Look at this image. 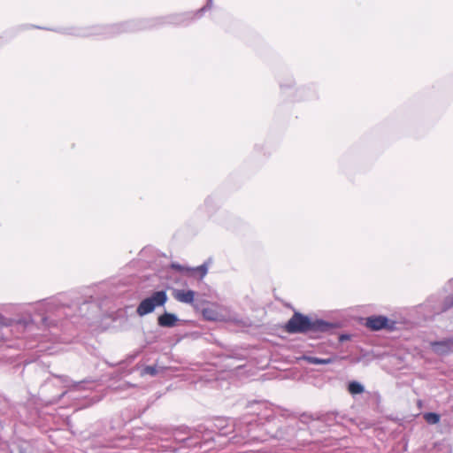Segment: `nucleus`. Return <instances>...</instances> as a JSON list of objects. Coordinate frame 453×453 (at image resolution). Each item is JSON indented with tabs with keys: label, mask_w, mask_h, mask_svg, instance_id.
Returning <instances> with one entry per match:
<instances>
[{
	"label": "nucleus",
	"mask_w": 453,
	"mask_h": 453,
	"mask_svg": "<svg viewBox=\"0 0 453 453\" xmlns=\"http://www.w3.org/2000/svg\"><path fill=\"white\" fill-rule=\"evenodd\" d=\"M311 319L299 312H295L288 321L285 328L290 334H303L309 332Z\"/></svg>",
	"instance_id": "1"
},
{
	"label": "nucleus",
	"mask_w": 453,
	"mask_h": 453,
	"mask_svg": "<svg viewBox=\"0 0 453 453\" xmlns=\"http://www.w3.org/2000/svg\"><path fill=\"white\" fill-rule=\"evenodd\" d=\"M429 345L432 351L438 356H447L453 353V337L430 342Z\"/></svg>",
	"instance_id": "2"
},
{
	"label": "nucleus",
	"mask_w": 453,
	"mask_h": 453,
	"mask_svg": "<svg viewBox=\"0 0 453 453\" xmlns=\"http://www.w3.org/2000/svg\"><path fill=\"white\" fill-rule=\"evenodd\" d=\"M389 320L385 316H371L366 319L365 326L374 331L388 326Z\"/></svg>",
	"instance_id": "3"
},
{
	"label": "nucleus",
	"mask_w": 453,
	"mask_h": 453,
	"mask_svg": "<svg viewBox=\"0 0 453 453\" xmlns=\"http://www.w3.org/2000/svg\"><path fill=\"white\" fill-rule=\"evenodd\" d=\"M179 319L178 317L170 312H165L157 319V324L163 327H173L176 326Z\"/></svg>",
	"instance_id": "4"
},
{
	"label": "nucleus",
	"mask_w": 453,
	"mask_h": 453,
	"mask_svg": "<svg viewBox=\"0 0 453 453\" xmlns=\"http://www.w3.org/2000/svg\"><path fill=\"white\" fill-rule=\"evenodd\" d=\"M151 302L154 308L164 306L167 302V295L165 290L156 291L150 296L147 297Z\"/></svg>",
	"instance_id": "5"
},
{
	"label": "nucleus",
	"mask_w": 453,
	"mask_h": 453,
	"mask_svg": "<svg viewBox=\"0 0 453 453\" xmlns=\"http://www.w3.org/2000/svg\"><path fill=\"white\" fill-rule=\"evenodd\" d=\"M332 328V325L322 319L311 320L309 332H326Z\"/></svg>",
	"instance_id": "6"
},
{
	"label": "nucleus",
	"mask_w": 453,
	"mask_h": 453,
	"mask_svg": "<svg viewBox=\"0 0 453 453\" xmlns=\"http://www.w3.org/2000/svg\"><path fill=\"white\" fill-rule=\"evenodd\" d=\"M174 297L180 303H192L195 298L193 290H179L175 293Z\"/></svg>",
	"instance_id": "7"
},
{
	"label": "nucleus",
	"mask_w": 453,
	"mask_h": 453,
	"mask_svg": "<svg viewBox=\"0 0 453 453\" xmlns=\"http://www.w3.org/2000/svg\"><path fill=\"white\" fill-rule=\"evenodd\" d=\"M155 310L154 305L147 298L143 299L138 305L136 312L139 316L143 317L149 313L153 312Z\"/></svg>",
	"instance_id": "8"
},
{
	"label": "nucleus",
	"mask_w": 453,
	"mask_h": 453,
	"mask_svg": "<svg viewBox=\"0 0 453 453\" xmlns=\"http://www.w3.org/2000/svg\"><path fill=\"white\" fill-rule=\"evenodd\" d=\"M304 359L309 363L312 365H328L332 364L334 362V358H319L317 357H304Z\"/></svg>",
	"instance_id": "9"
},
{
	"label": "nucleus",
	"mask_w": 453,
	"mask_h": 453,
	"mask_svg": "<svg viewBox=\"0 0 453 453\" xmlns=\"http://www.w3.org/2000/svg\"><path fill=\"white\" fill-rule=\"evenodd\" d=\"M348 388H349V391L353 395L361 394L362 392H364L363 385H361L359 382H357V381L350 382L349 384Z\"/></svg>",
	"instance_id": "10"
},
{
	"label": "nucleus",
	"mask_w": 453,
	"mask_h": 453,
	"mask_svg": "<svg viewBox=\"0 0 453 453\" xmlns=\"http://www.w3.org/2000/svg\"><path fill=\"white\" fill-rule=\"evenodd\" d=\"M425 420L428 424H437L440 421V416L434 412H427L424 415Z\"/></svg>",
	"instance_id": "11"
},
{
	"label": "nucleus",
	"mask_w": 453,
	"mask_h": 453,
	"mask_svg": "<svg viewBox=\"0 0 453 453\" xmlns=\"http://www.w3.org/2000/svg\"><path fill=\"white\" fill-rule=\"evenodd\" d=\"M452 306H453V296H448L444 300L443 303L441 304V308L440 310H438L437 311H435V312L436 313H440V312L446 311L447 310H449Z\"/></svg>",
	"instance_id": "12"
},
{
	"label": "nucleus",
	"mask_w": 453,
	"mask_h": 453,
	"mask_svg": "<svg viewBox=\"0 0 453 453\" xmlns=\"http://www.w3.org/2000/svg\"><path fill=\"white\" fill-rule=\"evenodd\" d=\"M188 271L190 272H198L201 275V278L204 277L207 273V271H208V268H207V265L206 264H203L202 265H199L196 268H190V269H188Z\"/></svg>",
	"instance_id": "13"
},
{
	"label": "nucleus",
	"mask_w": 453,
	"mask_h": 453,
	"mask_svg": "<svg viewBox=\"0 0 453 453\" xmlns=\"http://www.w3.org/2000/svg\"><path fill=\"white\" fill-rule=\"evenodd\" d=\"M158 372L156 366L148 365L145 366L142 372V374H150L151 376L157 375Z\"/></svg>",
	"instance_id": "14"
},
{
	"label": "nucleus",
	"mask_w": 453,
	"mask_h": 453,
	"mask_svg": "<svg viewBox=\"0 0 453 453\" xmlns=\"http://www.w3.org/2000/svg\"><path fill=\"white\" fill-rule=\"evenodd\" d=\"M99 33L97 32H94V31H80L78 33H76L75 35H79V36H89V35H98Z\"/></svg>",
	"instance_id": "15"
},
{
	"label": "nucleus",
	"mask_w": 453,
	"mask_h": 453,
	"mask_svg": "<svg viewBox=\"0 0 453 453\" xmlns=\"http://www.w3.org/2000/svg\"><path fill=\"white\" fill-rule=\"evenodd\" d=\"M172 268L177 270V271H180V272H184V271H187V272H189L188 269V268H185L184 266L179 265V264H172Z\"/></svg>",
	"instance_id": "16"
},
{
	"label": "nucleus",
	"mask_w": 453,
	"mask_h": 453,
	"mask_svg": "<svg viewBox=\"0 0 453 453\" xmlns=\"http://www.w3.org/2000/svg\"><path fill=\"white\" fill-rule=\"evenodd\" d=\"M9 325L8 319L0 314V326H7Z\"/></svg>",
	"instance_id": "17"
},
{
	"label": "nucleus",
	"mask_w": 453,
	"mask_h": 453,
	"mask_svg": "<svg viewBox=\"0 0 453 453\" xmlns=\"http://www.w3.org/2000/svg\"><path fill=\"white\" fill-rule=\"evenodd\" d=\"M211 4H212V0H209L206 6L203 7L199 12H203L206 8H211Z\"/></svg>",
	"instance_id": "18"
},
{
	"label": "nucleus",
	"mask_w": 453,
	"mask_h": 453,
	"mask_svg": "<svg viewBox=\"0 0 453 453\" xmlns=\"http://www.w3.org/2000/svg\"><path fill=\"white\" fill-rule=\"evenodd\" d=\"M207 313H208V311H204V315L206 316L207 319H211V320L215 319V318L212 317L211 314L207 315Z\"/></svg>",
	"instance_id": "19"
},
{
	"label": "nucleus",
	"mask_w": 453,
	"mask_h": 453,
	"mask_svg": "<svg viewBox=\"0 0 453 453\" xmlns=\"http://www.w3.org/2000/svg\"><path fill=\"white\" fill-rule=\"evenodd\" d=\"M207 313H208V311H204V315L206 316L207 319H211V320L215 319V318L212 317L211 314L207 315Z\"/></svg>",
	"instance_id": "20"
},
{
	"label": "nucleus",
	"mask_w": 453,
	"mask_h": 453,
	"mask_svg": "<svg viewBox=\"0 0 453 453\" xmlns=\"http://www.w3.org/2000/svg\"><path fill=\"white\" fill-rule=\"evenodd\" d=\"M118 31H111V32H108L107 34H110V35H112L114 33H117Z\"/></svg>",
	"instance_id": "21"
},
{
	"label": "nucleus",
	"mask_w": 453,
	"mask_h": 453,
	"mask_svg": "<svg viewBox=\"0 0 453 453\" xmlns=\"http://www.w3.org/2000/svg\"><path fill=\"white\" fill-rule=\"evenodd\" d=\"M79 386H80V383H75V384H73V387H74V388H78Z\"/></svg>",
	"instance_id": "22"
},
{
	"label": "nucleus",
	"mask_w": 453,
	"mask_h": 453,
	"mask_svg": "<svg viewBox=\"0 0 453 453\" xmlns=\"http://www.w3.org/2000/svg\"><path fill=\"white\" fill-rule=\"evenodd\" d=\"M46 320H47V319H46V318L42 319V321H43L44 323L46 322Z\"/></svg>",
	"instance_id": "23"
}]
</instances>
